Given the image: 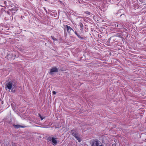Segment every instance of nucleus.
I'll return each instance as SVG.
<instances>
[{"label":"nucleus","mask_w":146,"mask_h":146,"mask_svg":"<svg viewBox=\"0 0 146 146\" xmlns=\"http://www.w3.org/2000/svg\"><path fill=\"white\" fill-rule=\"evenodd\" d=\"M65 28L66 29L67 32L69 34H70L72 31L74 32L75 34L78 37L80 40H84L85 38L84 37H82L79 34L77 31H74V30L70 26H68V25H66L64 26Z\"/></svg>","instance_id":"1"},{"label":"nucleus","mask_w":146,"mask_h":146,"mask_svg":"<svg viewBox=\"0 0 146 146\" xmlns=\"http://www.w3.org/2000/svg\"><path fill=\"white\" fill-rule=\"evenodd\" d=\"M16 85V83L13 81H10L6 84V86L9 90H11L13 86L15 87Z\"/></svg>","instance_id":"2"},{"label":"nucleus","mask_w":146,"mask_h":146,"mask_svg":"<svg viewBox=\"0 0 146 146\" xmlns=\"http://www.w3.org/2000/svg\"><path fill=\"white\" fill-rule=\"evenodd\" d=\"M101 143L98 139L94 140L91 143V146H100Z\"/></svg>","instance_id":"3"},{"label":"nucleus","mask_w":146,"mask_h":146,"mask_svg":"<svg viewBox=\"0 0 146 146\" xmlns=\"http://www.w3.org/2000/svg\"><path fill=\"white\" fill-rule=\"evenodd\" d=\"M115 27H117L118 29H122L124 28L122 24L116 23L114 24Z\"/></svg>","instance_id":"4"},{"label":"nucleus","mask_w":146,"mask_h":146,"mask_svg":"<svg viewBox=\"0 0 146 146\" xmlns=\"http://www.w3.org/2000/svg\"><path fill=\"white\" fill-rule=\"evenodd\" d=\"M58 70L57 68L56 67H53L50 70V74L52 75L53 74V72H58Z\"/></svg>","instance_id":"5"},{"label":"nucleus","mask_w":146,"mask_h":146,"mask_svg":"<svg viewBox=\"0 0 146 146\" xmlns=\"http://www.w3.org/2000/svg\"><path fill=\"white\" fill-rule=\"evenodd\" d=\"M76 130L75 129H73L71 131V133L72 135L73 136L76 133H76Z\"/></svg>","instance_id":"6"},{"label":"nucleus","mask_w":146,"mask_h":146,"mask_svg":"<svg viewBox=\"0 0 146 146\" xmlns=\"http://www.w3.org/2000/svg\"><path fill=\"white\" fill-rule=\"evenodd\" d=\"M51 140L52 142L54 144H56L57 143V141L56 139L54 138V137H52V138Z\"/></svg>","instance_id":"7"},{"label":"nucleus","mask_w":146,"mask_h":146,"mask_svg":"<svg viewBox=\"0 0 146 146\" xmlns=\"http://www.w3.org/2000/svg\"><path fill=\"white\" fill-rule=\"evenodd\" d=\"M15 126L16 128H19L20 127L24 128L25 127H24L23 126L20 125H15Z\"/></svg>","instance_id":"8"},{"label":"nucleus","mask_w":146,"mask_h":146,"mask_svg":"<svg viewBox=\"0 0 146 146\" xmlns=\"http://www.w3.org/2000/svg\"><path fill=\"white\" fill-rule=\"evenodd\" d=\"M76 139L79 142H81V140L80 137H78Z\"/></svg>","instance_id":"9"},{"label":"nucleus","mask_w":146,"mask_h":146,"mask_svg":"<svg viewBox=\"0 0 146 146\" xmlns=\"http://www.w3.org/2000/svg\"><path fill=\"white\" fill-rule=\"evenodd\" d=\"M51 37L53 40H54V41H56V40H57V39L55 38L54 36H51Z\"/></svg>","instance_id":"10"},{"label":"nucleus","mask_w":146,"mask_h":146,"mask_svg":"<svg viewBox=\"0 0 146 146\" xmlns=\"http://www.w3.org/2000/svg\"><path fill=\"white\" fill-rule=\"evenodd\" d=\"M76 138L77 137H78V133H76L73 136Z\"/></svg>","instance_id":"11"},{"label":"nucleus","mask_w":146,"mask_h":146,"mask_svg":"<svg viewBox=\"0 0 146 146\" xmlns=\"http://www.w3.org/2000/svg\"><path fill=\"white\" fill-rule=\"evenodd\" d=\"M85 13H86V14L88 15H90V13L88 11H86Z\"/></svg>","instance_id":"12"},{"label":"nucleus","mask_w":146,"mask_h":146,"mask_svg":"<svg viewBox=\"0 0 146 146\" xmlns=\"http://www.w3.org/2000/svg\"><path fill=\"white\" fill-rule=\"evenodd\" d=\"M52 94L54 95L55 94H56V92L55 91H53L52 92Z\"/></svg>","instance_id":"13"},{"label":"nucleus","mask_w":146,"mask_h":146,"mask_svg":"<svg viewBox=\"0 0 146 146\" xmlns=\"http://www.w3.org/2000/svg\"><path fill=\"white\" fill-rule=\"evenodd\" d=\"M40 118L41 119V120H42L44 119V117H42V116H41L40 117Z\"/></svg>","instance_id":"14"},{"label":"nucleus","mask_w":146,"mask_h":146,"mask_svg":"<svg viewBox=\"0 0 146 146\" xmlns=\"http://www.w3.org/2000/svg\"><path fill=\"white\" fill-rule=\"evenodd\" d=\"M7 2L5 1L4 2V3L5 4V6L6 5V3Z\"/></svg>","instance_id":"15"},{"label":"nucleus","mask_w":146,"mask_h":146,"mask_svg":"<svg viewBox=\"0 0 146 146\" xmlns=\"http://www.w3.org/2000/svg\"><path fill=\"white\" fill-rule=\"evenodd\" d=\"M113 146H116V144L115 143L113 144L112 145Z\"/></svg>","instance_id":"16"},{"label":"nucleus","mask_w":146,"mask_h":146,"mask_svg":"<svg viewBox=\"0 0 146 146\" xmlns=\"http://www.w3.org/2000/svg\"><path fill=\"white\" fill-rule=\"evenodd\" d=\"M38 115H39V117L40 118L42 116L40 114H38Z\"/></svg>","instance_id":"17"},{"label":"nucleus","mask_w":146,"mask_h":146,"mask_svg":"<svg viewBox=\"0 0 146 146\" xmlns=\"http://www.w3.org/2000/svg\"><path fill=\"white\" fill-rule=\"evenodd\" d=\"M122 15H120V16H121Z\"/></svg>","instance_id":"18"}]
</instances>
